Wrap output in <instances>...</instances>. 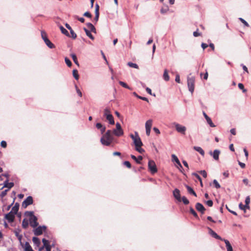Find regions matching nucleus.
Here are the masks:
<instances>
[{
	"label": "nucleus",
	"mask_w": 251,
	"mask_h": 251,
	"mask_svg": "<svg viewBox=\"0 0 251 251\" xmlns=\"http://www.w3.org/2000/svg\"><path fill=\"white\" fill-rule=\"evenodd\" d=\"M114 137L111 130H108L100 139V142L103 145L109 146L113 141Z\"/></svg>",
	"instance_id": "nucleus-1"
},
{
	"label": "nucleus",
	"mask_w": 251,
	"mask_h": 251,
	"mask_svg": "<svg viewBox=\"0 0 251 251\" xmlns=\"http://www.w3.org/2000/svg\"><path fill=\"white\" fill-rule=\"evenodd\" d=\"M250 203V196H248L245 200V204L244 205L242 203H240L239 205L240 209L244 211L245 216L247 217L249 216V214L246 215V213L247 210H248L249 211H250V208L249 206Z\"/></svg>",
	"instance_id": "nucleus-2"
},
{
	"label": "nucleus",
	"mask_w": 251,
	"mask_h": 251,
	"mask_svg": "<svg viewBox=\"0 0 251 251\" xmlns=\"http://www.w3.org/2000/svg\"><path fill=\"white\" fill-rule=\"evenodd\" d=\"M104 116H105L108 121L109 124L110 125H114L115 124L113 116L111 114L110 109L108 108H105L103 111Z\"/></svg>",
	"instance_id": "nucleus-3"
},
{
	"label": "nucleus",
	"mask_w": 251,
	"mask_h": 251,
	"mask_svg": "<svg viewBox=\"0 0 251 251\" xmlns=\"http://www.w3.org/2000/svg\"><path fill=\"white\" fill-rule=\"evenodd\" d=\"M130 137L133 141L135 147L143 145L141 140L137 132H135V135L131 134Z\"/></svg>",
	"instance_id": "nucleus-4"
},
{
	"label": "nucleus",
	"mask_w": 251,
	"mask_h": 251,
	"mask_svg": "<svg viewBox=\"0 0 251 251\" xmlns=\"http://www.w3.org/2000/svg\"><path fill=\"white\" fill-rule=\"evenodd\" d=\"M173 125L175 126L176 131L182 135H185L186 131V127L180 124L177 123H174Z\"/></svg>",
	"instance_id": "nucleus-5"
},
{
	"label": "nucleus",
	"mask_w": 251,
	"mask_h": 251,
	"mask_svg": "<svg viewBox=\"0 0 251 251\" xmlns=\"http://www.w3.org/2000/svg\"><path fill=\"white\" fill-rule=\"evenodd\" d=\"M195 77H188L187 78V85L189 88V91L193 93L194 91V83H195Z\"/></svg>",
	"instance_id": "nucleus-6"
},
{
	"label": "nucleus",
	"mask_w": 251,
	"mask_h": 251,
	"mask_svg": "<svg viewBox=\"0 0 251 251\" xmlns=\"http://www.w3.org/2000/svg\"><path fill=\"white\" fill-rule=\"evenodd\" d=\"M148 168L152 174H154L157 172V169L155 163L151 160L148 162Z\"/></svg>",
	"instance_id": "nucleus-7"
},
{
	"label": "nucleus",
	"mask_w": 251,
	"mask_h": 251,
	"mask_svg": "<svg viewBox=\"0 0 251 251\" xmlns=\"http://www.w3.org/2000/svg\"><path fill=\"white\" fill-rule=\"evenodd\" d=\"M33 203V199L31 196H28L27 198L22 203V207L24 208L27 207V206L32 204Z\"/></svg>",
	"instance_id": "nucleus-8"
},
{
	"label": "nucleus",
	"mask_w": 251,
	"mask_h": 251,
	"mask_svg": "<svg viewBox=\"0 0 251 251\" xmlns=\"http://www.w3.org/2000/svg\"><path fill=\"white\" fill-rule=\"evenodd\" d=\"M29 222L30 226L33 228L37 227L38 225L37 218L35 216H32V218H29Z\"/></svg>",
	"instance_id": "nucleus-9"
},
{
	"label": "nucleus",
	"mask_w": 251,
	"mask_h": 251,
	"mask_svg": "<svg viewBox=\"0 0 251 251\" xmlns=\"http://www.w3.org/2000/svg\"><path fill=\"white\" fill-rule=\"evenodd\" d=\"M46 229L45 226H39L34 230V233L36 236H39L43 233V230Z\"/></svg>",
	"instance_id": "nucleus-10"
},
{
	"label": "nucleus",
	"mask_w": 251,
	"mask_h": 251,
	"mask_svg": "<svg viewBox=\"0 0 251 251\" xmlns=\"http://www.w3.org/2000/svg\"><path fill=\"white\" fill-rule=\"evenodd\" d=\"M173 195L175 199L178 201H181L180 191L178 189L176 188L174 190Z\"/></svg>",
	"instance_id": "nucleus-11"
},
{
	"label": "nucleus",
	"mask_w": 251,
	"mask_h": 251,
	"mask_svg": "<svg viewBox=\"0 0 251 251\" xmlns=\"http://www.w3.org/2000/svg\"><path fill=\"white\" fill-rule=\"evenodd\" d=\"M15 214L10 212L5 215V218L8 221V222H13L15 219Z\"/></svg>",
	"instance_id": "nucleus-12"
},
{
	"label": "nucleus",
	"mask_w": 251,
	"mask_h": 251,
	"mask_svg": "<svg viewBox=\"0 0 251 251\" xmlns=\"http://www.w3.org/2000/svg\"><path fill=\"white\" fill-rule=\"evenodd\" d=\"M196 208L198 211L201 212L202 214H203L205 211V208L203 205L199 202L196 203Z\"/></svg>",
	"instance_id": "nucleus-13"
},
{
	"label": "nucleus",
	"mask_w": 251,
	"mask_h": 251,
	"mask_svg": "<svg viewBox=\"0 0 251 251\" xmlns=\"http://www.w3.org/2000/svg\"><path fill=\"white\" fill-rule=\"evenodd\" d=\"M113 133L116 136L120 137L122 136L124 134V131L123 129H118V128H116L113 129V131H112Z\"/></svg>",
	"instance_id": "nucleus-14"
},
{
	"label": "nucleus",
	"mask_w": 251,
	"mask_h": 251,
	"mask_svg": "<svg viewBox=\"0 0 251 251\" xmlns=\"http://www.w3.org/2000/svg\"><path fill=\"white\" fill-rule=\"evenodd\" d=\"M210 233L211 235L215 238L217 239L220 240L221 241H224L225 239H223L220 236H219L215 231L212 230L211 228H209Z\"/></svg>",
	"instance_id": "nucleus-15"
},
{
	"label": "nucleus",
	"mask_w": 251,
	"mask_h": 251,
	"mask_svg": "<svg viewBox=\"0 0 251 251\" xmlns=\"http://www.w3.org/2000/svg\"><path fill=\"white\" fill-rule=\"evenodd\" d=\"M172 161L176 163V165L178 169L180 170L181 169H182V166L178 158H173Z\"/></svg>",
	"instance_id": "nucleus-16"
},
{
	"label": "nucleus",
	"mask_w": 251,
	"mask_h": 251,
	"mask_svg": "<svg viewBox=\"0 0 251 251\" xmlns=\"http://www.w3.org/2000/svg\"><path fill=\"white\" fill-rule=\"evenodd\" d=\"M85 32V33L87 36H88L92 40H94V37L91 34V32L88 29L85 27L83 28Z\"/></svg>",
	"instance_id": "nucleus-17"
},
{
	"label": "nucleus",
	"mask_w": 251,
	"mask_h": 251,
	"mask_svg": "<svg viewBox=\"0 0 251 251\" xmlns=\"http://www.w3.org/2000/svg\"><path fill=\"white\" fill-rule=\"evenodd\" d=\"M224 242L226 245L227 251H233L232 247L229 242L227 240H224Z\"/></svg>",
	"instance_id": "nucleus-18"
},
{
	"label": "nucleus",
	"mask_w": 251,
	"mask_h": 251,
	"mask_svg": "<svg viewBox=\"0 0 251 251\" xmlns=\"http://www.w3.org/2000/svg\"><path fill=\"white\" fill-rule=\"evenodd\" d=\"M152 125V120L151 119L148 120L145 124V128L151 129Z\"/></svg>",
	"instance_id": "nucleus-19"
},
{
	"label": "nucleus",
	"mask_w": 251,
	"mask_h": 251,
	"mask_svg": "<svg viewBox=\"0 0 251 251\" xmlns=\"http://www.w3.org/2000/svg\"><path fill=\"white\" fill-rule=\"evenodd\" d=\"M99 6L98 4H96V8H95V20L96 21H98V20L99 19Z\"/></svg>",
	"instance_id": "nucleus-20"
},
{
	"label": "nucleus",
	"mask_w": 251,
	"mask_h": 251,
	"mask_svg": "<svg viewBox=\"0 0 251 251\" xmlns=\"http://www.w3.org/2000/svg\"><path fill=\"white\" fill-rule=\"evenodd\" d=\"M163 77L164 79L166 81H169L170 79V77L168 75V72L166 69H165L164 71Z\"/></svg>",
	"instance_id": "nucleus-21"
},
{
	"label": "nucleus",
	"mask_w": 251,
	"mask_h": 251,
	"mask_svg": "<svg viewBox=\"0 0 251 251\" xmlns=\"http://www.w3.org/2000/svg\"><path fill=\"white\" fill-rule=\"evenodd\" d=\"M186 187L189 194H192L195 196V197H197L196 193L191 187L189 186L188 185H186Z\"/></svg>",
	"instance_id": "nucleus-22"
},
{
	"label": "nucleus",
	"mask_w": 251,
	"mask_h": 251,
	"mask_svg": "<svg viewBox=\"0 0 251 251\" xmlns=\"http://www.w3.org/2000/svg\"><path fill=\"white\" fill-rule=\"evenodd\" d=\"M194 148L196 151L200 152L201 155L203 156L204 155V151L200 147H194Z\"/></svg>",
	"instance_id": "nucleus-23"
},
{
	"label": "nucleus",
	"mask_w": 251,
	"mask_h": 251,
	"mask_svg": "<svg viewBox=\"0 0 251 251\" xmlns=\"http://www.w3.org/2000/svg\"><path fill=\"white\" fill-rule=\"evenodd\" d=\"M46 45L50 49L54 48V45L50 41L49 39L46 40V41L45 42Z\"/></svg>",
	"instance_id": "nucleus-24"
},
{
	"label": "nucleus",
	"mask_w": 251,
	"mask_h": 251,
	"mask_svg": "<svg viewBox=\"0 0 251 251\" xmlns=\"http://www.w3.org/2000/svg\"><path fill=\"white\" fill-rule=\"evenodd\" d=\"M59 28H60V29L61 31V32L63 34H65V35H66L67 36H70L68 31L62 25H60L59 26Z\"/></svg>",
	"instance_id": "nucleus-25"
},
{
	"label": "nucleus",
	"mask_w": 251,
	"mask_h": 251,
	"mask_svg": "<svg viewBox=\"0 0 251 251\" xmlns=\"http://www.w3.org/2000/svg\"><path fill=\"white\" fill-rule=\"evenodd\" d=\"M14 186V183L8 182V181L4 182V187H7L8 189L11 188Z\"/></svg>",
	"instance_id": "nucleus-26"
},
{
	"label": "nucleus",
	"mask_w": 251,
	"mask_h": 251,
	"mask_svg": "<svg viewBox=\"0 0 251 251\" xmlns=\"http://www.w3.org/2000/svg\"><path fill=\"white\" fill-rule=\"evenodd\" d=\"M28 221L27 220L25 219H24L23 220V222H22V227L25 228V229H26L27 228V227L28 226Z\"/></svg>",
	"instance_id": "nucleus-27"
},
{
	"label": "nucleus",
	"mask_w": 251,
	"mask_h": 251,
	"mask_svg": "<svg viewBox=\"0 0 251 251\" xmlns=\"http://www.w3.org/2000/svg\"><path fill=\"white\" fill-rule=\"evenodd\" d=\"M71 56L72 57V58L74 62H75V63L76 65H77V66H79V63L78 62V61H77L76 55L75 54H74V53H72L71 54Z\"/></svg>",
	"instance_id": "nucleus-28"
},
{
	"label": "nucleus",
	"mask_w": 251,
	"mask_h": 251,
	"mask_svg": "<svg viewBox=\"0 0 251 251\" xmlns=\"http://www.w3.org/2000/svg\"><path fill=\"white\" fill-rule=\"evenodd\" d=\"M73 75L76 80H78L79 79V75L77 70L75 69L73 71Z\"/></svg>",
	"instance_id": "nucleus-29"
},
{
	"label": "nucleus",
	"mask_w": 251,
	"mask_h": 251,
	"mask_svg": "<svg viewBox=\"0 0 251 251\" xmlns=\"http://www.w3.org/2000/svg\"><path fill=\"white\" fill-rule=\"evenodd\" d=\"M33 242L36 245L39 246L40 244V241L39 239L36 237H33L32 238Z\"/></svg>",
	"instance_id": "nucleus-30"
},
{
	"label": "nucleus",
	"mask_w": 251,
	"mask_h": 251,
	"mask_svg": "<svg viewBox=\"0 0 251 251\" xmlns=\"http://www.w3.org/2000/svg\"><path fill=\"white\" fill-rule=\"evenodd\" d=\"M207 124L210 126L214 127H215L216 126L213 123L211 118L210 117L205 119Z\"/></svg>",
	"instance_id": "nucleus-31"
},
{
	"label": "nucleus",
	"mask_w": 251,
	"mask_h": 251,
	"mask_svg": "<svg viewBox=\"0 0 251 251\" xmlns=\"http://www.w3.org/2000/svg\"><path fill=\"white\" fill-rule=\"evenodd\" d=\"M41 37L42 39L44 40V42L46 41V40H48V38L47 37L46 33L44 31H41Z\"/></svg>",
	"instance_id": "nucleus-32"
},
{
	"label": "nucleus",
	"mask_w": 251,
	"mask_h": 251,
	"mask_svg": "<svg viewBox=\"0 0 251 251\" xmlns=\"http://www.w3.org/2000/svg\"><path fill=\"white\" fill-rule=\"evenodd\" d=\"M169 7L167 5H166L161 9L160 12L162 14H165L169 10Z\"/></svg>",
	"instance_id": "nucleus-33"
},
{
	"label": "nucleus",
	"mask_w": 251,
	"mask_h": 251,
	"mask_svg": "<svg viewBox=\"0 0 251 251\" xmlns=\"http://www.w3.org/2000/svg\"><path fill=\"white\" fill-rule=\"evenodd\" d=\"M127 65L130 67H132V68H135V69H138V66L137 64L136 63H132V62H128L127 63Z\"/></svg>",
	"instance_id": "nucleus-34"
},
{
	"label": "nucleus",
	"mask_w": 251,
	"mask_h": 251,
	"mask_svg": "<svg viewBox=\"0 0 251 251\" xmlns=\"http://www.w3.org/2000/svg\"><path fill=\"white\" fill-rule=\"evenodd\" d=\"M190 213L197 219H199L198 215L197 213L196 212V211L194 210V209L193 208H190Z\"/></svg>",
	"instance_id": "nucleus-35"
},
{
	"label": "nucleus",
	"mask_w": 251,
	"mask_h": 251,
	"mask_svg": "<svg viewBox=\"0 0 251 251\" xmlns=\"http://www.w3.org/2000/svg\"><path fill=\"white\" fill-rule=\"evenodd\" d=\"M119 83L123 87L128 89H130V88L125 82H124L123 81H120L119 82Z\"/></svg>",
	"instance_id": "nucleus-36"
},
{
	"label": "nucleus",
	"mask_w": 251,
	"mask_h": 251,
	"mask_svg": "<svg viewBox=\"0 0 251 251\" xmlns=\"http://www.w3.org/2000/svg\"><path fill=\"white\" fill-rule=\"evenodd\" d=\"M181 199V201H183V202L184 204L187 205V204H189V201L185 197L183 196Z\"/></svg>",
	"instance_id": "nucleus-37"
},
{
	"label": "nucleus",
	"mask_w": 251,
	"mask_h": 251,
	"mask_svg": "<svg viewBox=\"0 0 251 251\" xmlns=\"http://www.w3.org/2000/svg\"><path fill=\"white\" fill-rule=\"evenodd\" d=\"M220 151L218 150H215L213 152V157H219Z\"/></svg>",
	"instance_id": "nucleus-38"
},
{
	"label": "nucleus",
	"mask_w": 251,
	"mask_h": 251,
	"mask_svg": "<svg viewBox=\"0 0 251 251\" xmlns=\"http://www.w3.org/2000/svg\"><path fill=\"white\" fill-rule=\"evenodd\" d=\"M142 146L136 147V150L141 154H142L144 152V150L142 148Z\"/></svg>",
	"instance_id": "nucleus-39"
},
{
	"label": "nucleus",
	"mask_w": 251,
	"mask_h": 251,
	"mask_svg": "<svg viewBox=\"0 0 251 251\" xmlns=\"http://www.w3.org/2000/svg\"><path fill=\"white\" fill-rule=\"evenodd\" d=\"M42 242L44 244V246L46 248L47 246H50L49 244V242L48 240H46V239L44 238L42 239Z\"/></svg>",
	"instance_id": "nucleus-40"
},
{
	"label": "nucleus",
	"mask_w": 251,
	"mask_h": 251,
	"mask_svg": "<svg viewBox=\"0 0 251 251\" xmlns=\"http://www.w3.org/2000/svg\"><path fill=\"white\" fill-rule=\"evenodd\" d=\"M65 62L68 67H70L72 66V62L68 58L65 57Z\"/></svg>",
	"instance_id": "nucleus-41"
},
{
	"label": "nucleus",
	"mask_w": 251,
	"mask_h": 251,
	"mask_svg": "<svg viewBox=\"0 0 251 251\" xmlns=\"http://www.w3.org/2000/svg\"><path fill=\"white\" fill-rule=\"evenodd\" d=\"M24 248H25V251L26 250H29V249L32 248L30 246V244H29V243L27 242H25V246H24Z\"/></svg>",
	"instance_id": "nucleus-42"
},
{
	"label": "nucleus",
	"mask_w": 251,
	"mask_h": 251,
	"mask_svg": "<svg viewBox=\"0 0 251 251\" xmlns=\"http://www.w3.org/2000/svg\"><path fill=\"white\" fill-rule=\"evenodd\" d=\"M25 214L26 216L29 217V218H32V216H35L33 211H26L25 213Z\"/></svg>",
	"instance_id": "nucleus-43"
},
{
	"label": "nucleus",
	"mask_w": 251,
	"mask_h": 251,
	"mask_svg": "<svg viewBox=\"0 0 251 251\" xmlns=\"http://www.w3.org/2000/svg\"><path fill=\"white\" fill-rule=\"evenodd\" d=\"M238 87L240 89L242 90L243 92H246L247 91L246 89H244V85L242 83L238 84Z\"/></svg>",
	"instance_id": "nucleus-44"
},
{
	"label": "nucleus",
	"mask_w": 251,
	"mask_h": 251,
	"mask_svg": "<svg viewBox=\"0 0 251 251\" xmlns=\"http://www.w3.org/2000/svg\"><path fill=\"white\" fill-rule=\"evenodd\" d=\"M239 20L245 25V26H248V27L249 26V25L248 24V23L243 18H239Z\"/></svg>",
	"instance_id": "nucleus-45"
},
{
	"label": "nucleus",
	"mask_w": 251,
	"mask_h": 251,
	"mask_svg": "<svg viewBox=\"0 0 251 251\" xmlns=\"http://www.w3.org/2000/svg\"><path fill=\"white\" fill-rule=\"evenodd\" d=\"M213 184L215 185V187L217 189H219L221 187L220 185L219 184V183L218 182V181L216 179H214L213 180Z\"/></svg>",
	"instance_id": "nucleus-46"
},
{
	"label": "nucleus",
	"mask_w": 251,
	"mask_h": 251,
	"mask_svg": "<svg viewBox=\"0 0 251 251\" xmlns=\"http://www.w3.org/2000/svg\"><path fill=\"white\" fill-rule=\"evenodd\" d=\"M18 211V208H16V207L13 206L10 211L11 213H12L14 214H16Z\"/></svg>",
	"instance_id": "nucleus-47"
},
{
	"label": "nucleus",
	"mask_w": 251,
	"mask_h": 251,
	"mask_svg": "<svg viewBox=\"0 0 251 251\" xmlns=\"http://www.w3.org/2000/svg\"><path fill=\"white\" fill-rule=\"evenodd\" d=\"M70 33H71V37L73 38V39H75L76 38V34H75V33L74 31V30L72 29H71L70 31Z\"/></svg>",
	"instance_id": "nucleus-48"
},
{
	"label": "nucleus",
	"mask_w": 251,
	"mask_h": 251,
	"mask_svg": "<svg viewBox=\"0 0 251 251\" xmlns=\"http://www.w3.org/2000/svg\"><path fill=\"white\" fill-rule=\"evenodd\" d=\"M75 88L76 89V93H77L78 96L80 97H82V93L81 92V91L78 88L77 86L76 85H75Z\"/></svg>",
	"instance_id": "nucleus-49"
},
{
	"label": "nucleus",
	"mask_w": 251,
	"mask_h": 251,
	"mask_svg": "<svg viewBox=\"0 0 251 251\" xmlns=\"http://www.w3.org/2000/svg\"><path fill=\"white\" fill-rule=\"evenodd\" d=\"M124 164L128 168H131V164L129 161H126L124 162Z\"/></svg>",
	"instance_id": "nucleus-50"
},
{
	"label": "nucleus",
	"mask_w": 251,
	"mask_h": 251,
	"mask_svg": "<svg viewBox=\"0 0 251 251\" xmlns=\"http://www.w3.org/2000/svg\"><path fill=\"white\" fill-rule=\"evenodd\" d=\"M200 173L204 177H206L207 176V173L204 170H203V171H201L200 172Z\"/></svg>",
	"instance_id": "nucleus-51"
},
{
	"label": "nucleus",
	"mask_w": 251,
	"mask_h": 251,
	"mask_svg": "<svg viewBox=\"0 0 251 251\" xmlns=\"http://www.w3.org/2000/svg\"><path fill=\"white\" fill-rule=\"evenodd\" d=\"M9 189L5 190L4 191H2L1 192V194L0 195V196L3 198L4 197L6 194L7 192L8 191Z\"/></svg>",
	"instance_id": "nucleus-52"
},
{
	"label": "nucleus",
	"mask_w": 251,
	"mask_h": 251,
	"mask_svg": "<svg viewBox=\"0 0 251 251\" xmlns=\"http://www.w3.org/2000/svg\"><path fill=\"white\" fill-rule=\"evenodd\" d=\"M206 204L208 206L211 207L213 205V201L211 200H208L206 201Z\"/></svg>",
	"instance_id": "nucleus-53"
},
{
	"label": "nucleus",
	"mask_w": 251,
	"mask_h": 251,
	"mask_svg": "<svg viewBox=\"0 0 251 251\" xmlns=\"http://www.w3.org/2000/svg\"><path fill=\"white\" fill-rule=\"evenodd\" d=\"M175 80L177 83H179L180 82V77L178 75H176Z\"/></svg>",
	"instance_id": "nucleus-54"
},
{
	"label": "nucleus",
	"mask_w": 251,
	"mask_h": 251,
	"mask_svg": "<svg viewBox=\"0 0 251 251\" xmlns=\"http://www.w3.org/2000/svg\"><path fill=\"white\" fill-rule=\"evenodd\" d=\"M137 98L139 99H141V100H145V101H149L148 100V99L146 98V97H141V96H137Z\"/></svg>",
	"instance_id": "nucleus-55"
},
{
	"label": "nucleus",
	"mask_w": 251,
	"mask_h": 251,
	"mask_svg": "<svg viewBox=\"0 0 251 251\" xmlns=\"http://www.w3.org/2000/svg\"><path fill=\"white\" fill-rule=\"evenodd\" d=\"M96 126L98 129H100L103 126V125L101 123H99L96 124Z\"/></svg>",
	"instance_id": "nucleus-56"
},
{
	"label": "nucleus",
	"mask_w": 251,
	"mask_h": 251,
	"mask_svg": "<svg viewBox=\"0 0 251 251\" xmlns=\"http://www.w3.org/2000/svg\"><path fill=\"white\" fill-rule=\"evenodd\" d=\"M83 15L85 17L91 18V14L89 12H86L84 13Z\"/></svg>",
	"instance_id": "nucleus-57"
},
{
	"label": "nucleus",
	"mask_w": 251,
	"mask_h": 251,
	"mask_svg": "<svg viewBox=\"0 0 251 251\" xmlns=\"http://www.w3.org/2000/svg\"><path fill=\"white\" fill-rule=\"evenodd\" d=\"M193 176H194L200 181H201V177L196 173H194Z\"/></svg>",
	"instance_id": "nucleus-58"
},
{
	"label": "nucleus",
	"mask_w": 251,
	"mask_h": 251,
	"mask_svg": "<svg viewBox=\"0 0 251 251\" xmlns=\"http://www.w3.org/2000/svg\"><path fill=\"white\" fill-rule=\"evenodd\" d=\"M0 145L2 147L5 148L6 147L7 144L5 141H1Z\"/></svg>",
	"instance_id": "nucleus-59"
},
{
	"label": "nucleus",
	"mask_w": 251,
	"mask_h": 251,
	"mask_svg": "<svg viewBox=\"0 0 251 251\" xmlns=\"http://www.w3.org/2000/svg\"><path fill=\"white\" fill-rule=\"evenodd\" d=\"M146 90L148 94H149L151 95H152V93H151V90L150 88L146 87Z\"/></svg>",
	"instance_id": "nucleus-60"
},
{
	"label": "nucleus",
	"mask_w": 251,
	"mask_h": 251,
	"mask_svg": "<svg viewBox=\"0 0 251 251\" xmlns=\"http://www.w3.org/2000/svg\"><path fill=\"white\" fill-rule=\"evenodd\" d=\"M116 128H118V129H122L121 126L119 123H117L116 124Z\"/></svg>",
	"instance_id": "nucleus-61"
},
{
	"label": "nucleus",
	"mask_w": 251,
	"mask_h": 251,
	"mask_svg": "<svg viewBox=\"0 0 251 251\" xmlns=\"http://www.w3.org/2000/svg\"><path fill=\"white\" fill-rule=\"evenodd\" d=\"M77 19L80 21L81 23H84V21H85V19L84 18H83V17H77Z\"/></svg>",
	"instance_id": "nucleus-62"
},
{
	"label": "nucleus",
	"mask_w": 251,
	"mask_h": 251,
	"mask_svg": "<svg viewBox=\"0 0 251 251\" xmlns=\"http://www.w3.org/2000/svg\"><path fill=\"white\" fill-rule=\"evenodd\" d=\"M19 232H20V230H16L14 231V233L16 237H18L21 235V234H20Z\"/></svg>",
	"instance_id": "nucleus-63"
},
{
	"label": "nucleus",
	"mask_w": 251,
	"mask_h": 251,
	"mask_svg": "<svg viewBox=\"0 0 251 251\" xmlns=\"http://www.w3.org/2000/svg\"><path fill=\"white\" fill-rule=\"evenodd\" d=\"M193 35L195 37H198L200 35V33L198 32V30L193 32Z\"/></svg>",
	"instance_id": "nucleus-64"
}]
</instances>
